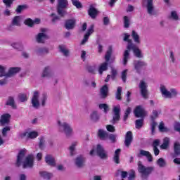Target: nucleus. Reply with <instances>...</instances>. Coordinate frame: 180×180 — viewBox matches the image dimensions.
I'll use <instances>...</instances> for the list:
<instances>
[{"mask_svg":"<svg viewBox=\"0 0 180 180\" xmlns=\"http://www.w3.org/2000/svg\"><path fill=\"white\" fill-rule=\"evenodd\" d=\"M121 78H122L123 82H126V79H127V69H126L122 72Z\"/></svg>","mask_w":180,"mask_h":180,"instance_id":"nucleus-58","label":"nucleus"},{"mask_svg":"<svg viewBox=\"0 0 180 180\" xmlns=\"http://www.w3.org/2000/svg\"><path fill=\"white\" fill-rule=\"evenodd\" d=\"M90 120L91 122H94V123H96L98 120H99V113L97 110H93L89 115Z\"/></svg>","mask_w":180,"mask_h":180,"instance_id":"nucleus-28","label":"nucleus"},{"mask_svg":"<svg viewBox=\"0 0 180 180\" xmlns=\"http://www.w3.org/2000/svg\"><path fill=\"white\" fill-rule=\"evenodd\" d=\"M132 50L134 56H136L138 58H143V55L141 53V51L136 44H131L129 46H127V49L123 53V58L122 62L124 65H127V62L130 60V51Z\"/></svg>","mask_w":180,"mask_h":180,"instance_id":"nucleus-2","label":"nucleus"},{"mask_svg":"<svg viewBox=\"0 0 180 180\" xmlns=\"http://www.w3.org/2000/svg\"><path fill=\"white\" fill-rule=\"evenodd\" d=\"M98 136L101 140H108L109 133L103 129H98Z\"/></svg>","mask_w":180,"mask_h":180,"instance_id":"nucleus-27","label":"nucleus"},{"mask_svg":"<svg viewBox=\"0 0 180 180\" xmlns=\"http://www.w3.org/2000/svg\"><path fill=\"white\" fill-rule=\"evenodd\" d=\"M133 142V133L131 131H129L125 134V139H124V146L127 147H130V145Z\"/></svg>","mask_w":180,"mask_h":180,"instance_id":"nucleus-20","label":"nucleus"},{"mask_svg":"<svg viewBox=\"0 0 180 180\" xmlns=\"http://www.w3.org/2000/svg\"><path fill=\"white\" fill-rule=\"evenodd\" d=\"M40 98V92L38 91H35L33 93L32 97L31 98V103L32 108L34 109H39L40 108V101L39 100Z\"/></svg>","mask_w":180,"mask_h":180,"instance_id":"nucleus-9","label":"nucleus"},{"mask_svg":"<svg viewBox=\"0 0 180 180\" xmlns=\"http://www.w3.org/2000/svg\"><path fill=\"white\" fill-rule=\"evenodd\" d=\"M98 11L94 6L91 5L88 10V15L91 18V19H96L98 16Z\"/></svg>","mask_w":180,"mask_h":180,"instance_id":"nucleus-23","label":"nucleus"},{"mask_svg":"<svg viewBox=\"0 0 180 180\" xmlns=\"http://www.w3.org/2000/svg\"><path fill=\"white\" fill-rule=\"evenodd\" d=\"M133 65L134 67V70L138 74H140V70H141L143 67H147V63L143 60H134Z\"/></svg>","mask_w":180,"mask_h":180,"instance_id":"nucleus-17","label":"nucleus"},{"mask_svg":"<svg viewBox=\"0 0 180 180\" xmlns=\"http://www.w3.org/2000/svg\"><path fill=\"white\" fill-rule=\"evenodd\" d=\"M122 89L121 86L117 87L115 93V99H117V101H122Z\"/></svg>","mask_w":180,"mask_h":180,"instance_id":"nucleus-43","label":"nucleus"},{"mask_svg":"<svg viewBox=\"0 0 180 180\" xmlns=\"http://www.w3.org/2000/svg\"><path fill=\"white\" fill-rule=\"evenodd\" d=\"M59 51L60 53H63L65 57H68L70 56V51L67 49L63 45L59 46Z\"/></svg>","mask_w":180,"mask_h":180,"instance_id":"nucleus-36","label":"nucleus"},{"mask_svg":"<svg viewBox=\"0 0 180 180\" xmlns=\"http://www.w3.org/2000/svg\"><path fill=\"white\" fill-rule=\"evenodd\" d=\"M7 106H11L13 109H17L16 104L15 103V98L13 97H8L7 101L6 102Z\"/></svg>","mask_w":180,"mask_h":180,"instance_id":"nucleus-33","label":"nucleus"},{"mask_svg":"<svg viewBox=\"0 0 180 180\" xmlns=\"http://www.w3.org/2000/svg\"><path fill=\"white\" fill-rule=\"evenodd\" d=\"M110 57H112V46L109 47V49L107 51L106 54L105 56V63H109Z\"/></svg>","mask_w":180,"mask_h":180,"instance_id":"nucleus-45","label":"nucleus"},{"mask_svg":"<svg viewBox=\"0 0 180 180\" xmlns=\"http://www.w3.org/2000/svg\"><path fill=\"white\" fill-rule=\"evenodd\" d=\"M18 99L21 102H26V101H27V95H26L25 94H20L18 96Z\"/></svg>","mask_w":180,"mask_h":180,"instance_id":"nucleus-59","label":"nucleus"},{"mask_svg":"<svg viewBox=\"0 0 180 180\" xmlns=\"http://www.w3.org/2000/svg\"><path fill=\"white\" fill-rule=\"evenodd\" d=\"M123 41H127L128 43L127 46H131V44H134L133 43V41L130 39V34L127 33L124 34Z\"/></svg>","mask_w":180,"mask_h":180,"instance_id":"nucleus-42","label":"nucleus"},{"mask_svg":"<svg viewBox=\"0 0 180 180\" xmlns=\"http://www.w3.org/2000/svg\"><path fill=\"white\" fill-rule=\"evenodd\" d=\"M46 143V139L44 137L41 136L39 138V147L40 150H44V144Z\"/></svg>","mask_w":180,"mask_h":180,"instance_id":"nucleus-52","label":"nucleus"},{"mask_svg":"<svg viewBox=\"0 0 180 180\" xmlns=\"http://www.w3.org/2000/svg\"><path fill=\"white\" fill-rule=\"evenodd\" d=\"M170 94L172 95L171 98H176L178 96V91L175 89H171Z\"/></svg>","mask_w":180,"mask_h":180,"instance_id":"nucleus-64","label":"nucleus"},{"mask_svg":"<svg viewBox=\"0 0 180 180\" xmlns=\"http://www.w3.org/2000/svg\"><path fill=\"white\" fill-rule=\"evenodd\" d=\"M160 92L165 98H171V91H168L165 86H160Z\"/></svg>","mask_w":180,"mask_h":180,"instance_id":"nucleus-29","label":"nucleus"},{"mask_svg":"<svg viewBox=\"0 0 180 180\" xmlns=\"http://www.w3.org/2000/svg\"><path fill=\"white\" fill-rule=\"evenodd\" d=\"M134 115L135 117H146L147 115V112L144 110V108L141 105H137L134 110Z\"/></svg>","mask_w":180,"mask_h":180,"instance_id":"nucleus-11","label":"nucleus"},{"mask_svg":"<svg viewBox=\"0 0 180 180\" xmlns=\"http://www.w3.org/2000/svg\"><path fill=\"white\" fill-rule=\"evenodd\" d=\"M174 151L175 157H180V142H175L174 144Z\"/></svg>","mask_w":180,"mask_h":180,"instance_id":"nucleus-35","label":"nucleus"},{"mask_svg":"<svg viewBox=\"0 0 180 180\" xmlns=\"http://www.w3.org/2000/svg\"><path fill=\"white\" fill-rule=\"evenodd\" d=\"M157 165L160 167V168H164L165 165H167V162L164 160V158H160L157 160Z\"/></svg>","mask_w":180,"mask_h":180,"instance_id":"nucleus-47","label":"nucleus"},{"mask_svg":"<svg viewBox=\"0 0 180 180\" xmlns=\"http://www.w3.org/2000/svg\"><path fill=\"white\" fill-rule=\"evenodd\" d=\"M157 117H158V111L153 110L150 117L151 121H155Z\"/></svg>","mask_w":180,"mask_h":180,"instance_id":"nucleus-63","label":"nucleus"},{"mask_svg":"<svg viewBox=\"0 0 180 180\" xmlns=\"http://www.w3.org/2000/svg\"><path fill=\"white\" fill-rule=\"evenodd\" d=\"M108 65H109V63L108 62H104L99 65L98 74H100V75H102V74H103V71H108Z\"/></svg>","mask_w":180,"mask_h":180,"instance_id":"nucleus-31","label":"nucleus"},{"mask_svg":"<svg viewBox=\"0 0 180 180\" xmlns=\"http://www.w3.org/2000/svg\"><path fill=\"white\" fill-rule=\"evenodd\" d=\"M94 25H91L88 30L87 32L84 34V39H82L81 44L84 45L85 44V43H86V41H88V39H89V36H91L92 34V33H94Z\"/></svg>","mask_w":180,"mask_h":180,"instance_id":"nucleus-22","label":"nucleus"},{"mask_svg":"<svg viewBox=\"0 0 180 180\" xmlns=\"http://www.w3.org/2000/svg\"><path fill=\"white\" fill-rule=\"evenodd\" d=\"M13 1L15 0H3V2L6 5V8H11L12 4H13Z\"/></svg>","mask_w":180,"mask_h":180,"instance_id":"nucleus-60","label":"nucleus"},{"mask_svg":"<svg viewBox=\"0 0 180 180\" xmlns=\"http://www.w3.org/2000/svg\"><path fill=\"white\" fill-rule=\"evenodd\" d=\"M98 108L99 109H103L105 113H108V112H109V106L108 105V104H99Z\"/></svg>","mask_w":180,"mask_h":180,"instance_id":"nucleus-54","label":"nucleus"},{"mask_svg":"<svg viewBox=\"0 0 180 180\" xmlns=\"http://www.w3.org/2000/svg\"><path fill=\"white\" fill-rule=\"evenodd\" d=\"M137 157H139V158H141V157H146L149 162H153V156L151 155V153H150L149 151H146L143 149L139 151Z\"/></svg>","mask_w":180,"mask_h":180,"instance_id":"nucleus-21","label":"nucleus"},{"mask_svg":"<svg viewBox=\"0 0 180 180\" xmlns=\"http://www.w3.org/2000/svg\"><path fill=\"white\" fill-rule=\"evenodd\" d=\"M146 8L148 14L150 15V16L155 15V7L154 6V0H146Z\"/></svg>","mask_w":180,"mask_h":180,"instance_id":"nucleus-12","label":"nucleus"},{"mask_svg":"<svg viewBox=\"0 0 180 180\" xmlns=\"http://www.w3.org/2000/svg\"><path fill=\"white\" fill-rule=\"evenodd\" d=\"M131 35L134 43H136V44H140V43H141V39H140V35H139V33H137V32H136L135 30H133L131 32Z\"/></svg>","mask_w":180,"mask_h":180,"instance_id":"nucleus-30","label":"nucleus"},{"mask_svg":"<svg viewBox=\"0 0 180 180\" xmlns=\"http://www.w3.org/2000/svg\"><path fill=\"white\" fill-rule=\"evenodd\" d=\"M139 88L140 89L141 96L143 97L144 99H148V90L147 88H148V85L147 84V82H146V80L142 79L140 81Z\"/></svg>","mask_w":180,"mask_h":180,"instance_id":"nucleus-7","label":"nucleus"},{"mask_svg":"<svg viewBox=\"0 0 180 180\" xmlns=\"http://www.w3.org/2000/svg\"><path fill=\"white\" fill-rule=\"evenodd\" d=\"M11 115L9 113L3 114L0 117V126H6L11 123Z\"/></svg>","mask_w":180,"mask_h":180,"instance_id":"nucleus-19","label":"nucleus"},{"mask_svg":"<svg viewBox=\"0 0 180 180\" xmlns=\"http://www.w3.org/2000/svg\"><path fill=\"white\" fill-rule=\"evenodd\" d=\"M52 23H56V22H58V20H61V18H64V16H61L60 15H57L56 13H51L50 15Z\"/></svg>","mask_w":180,"mask_h":180,"instance_id":"nucleus-39","label":"nucleus"},{"mask_svg":"<svg viewBox=\"0 0 180 180\" xmlns=\"http://www.w3.org/2000/svg\"><path fill=\"white\" fill-rule=\"evenodd\" d=\"M75 147H77V142L73 143L69 148L71 157L75 155Z\"/></svg>","mask_w":180,"mask_h":180,"instance_id":"nucleus-49","label":"nucleus"},{"mask_svg":"<svg viewBox=\"0 0 180 180\" xmlns=\"http://www.w3.org/2000/svg\"><path fill=\"white\" fill-rule=\"evenodd\" d=\"M20 72V68L19 67H11L10 68L7 72L6 73V78H12V77H15L16 74Z\"/></svg>","mask_w":180,"mask_h":180,"instance_id":"nucleus-14","label":"nucleus"},{"mask_svg":"<svg viewBox=\"0 0 180 180\" xmlns=\"http://www.w3.org/2000/svg\"><path fill=\"white\" fill-rule=\"evenodd\" d=\"M85 161H86L85 157L79 155L75 160V165L77 168H84L85 167Z\"/></svg>","mask_w":180,"mask_h":180,"instance_id":"nucleus-18","label":"nucleus"},{"mask_svg":"<svg viewBox=\"0 0 180 180\" xmlns=\"http://www.w3.org/2000/svg\"><path fill=\"white\" fill-rule=\"evenodd\" d=\"M138 171L141 174L142 179H147L150 174L154 171V167L144 166L141 161L138 162Z\"/></svg>","mask_w":180,"mask_h":180,"instance_id":"nucleus-3","label":"nucleus"},{"mask_svg":"<svg viewBox=\"0 0 180 180\" xmlns=\"http://www.w3.org/2000/svg\"><path fill=\"white\" fill-rule=\"evenodd\" d=\"M169 146V138L166 137L163 139V143L160 146L161 150H167Z\"/></svg>","mask_w":180,"mask_h":180,"instance_id":"nucleus-37","label":"nucleus"},{"mask_svg":"<svg viewBox=\"0 0 180 180\" xmlns=\"http://www.w3.org/2000/svg\"><path fill=\"white\" fill-rule=\"evenodd\" d=\"M72 4L74 6L77 8V9L82 8V4L79 0H71Z\"/></svg>","mask_w":180,"mask_h":180,"instance_id":"nucleus-48","label":"nucleus"},{"mask_svg":"<svg viewBox=\"0 0 180 180\" xmlns=\"http://www.w3.org/2000/svg\"><path fill=\"white\" fill-rule=\"evenodd\" d=\"M8 131H11V127H5L2 129L1 134L3 137H6Z\"/></svg>","mask_w":180,"mask_h":180,"instance_id":"nucleus-55","label":"nucleus"},{"mask_svg":"<svg viewBox=\"0 0 180 180\" xmlns=\"http://www.w3.org/2000/svg\"><path fill=\"white\" fill-rule=\"evenodd\" d=\"M68 8V0H58L56 11L58 15L65 16L67 15V9Z\"/></svg>","mask_w":180,"mask_h":180,"instance_id":"nucleus-5","label":"nucleus"},{"mask_svg":"<svg viewBox=\"0 0 180 180\" xmlns=\"http://www.w3.org/2000/svg\"><path fill=\"white\" fill-rule=\"evenodd\" d=\"M20 20H22V16H15L11 21V25L7 27V30L12 32V30L14 29V26H20Z\"/></svg>","mask_w":180,"mask_h":180,"instance_id":"nucleus-13","label":"nucleus"},{"mask_svg":"<svg viewBox=\"0 0 180 180\" xmlns=\"http://www.w3.org/2000/svg\"><path fill=\"white\" fill-rule=\"evenodd\" d=\"M53 76V69L50 66L45 67L41 75V78H51Z\"/></svg>","mask_w":180,"mask_h":180,"instance_id":"nucleus-15","label":"nucleus"},{"mask_svg":"<svg viewBox=\"0 0 180 180\" xmlns=\"http://www.w3.org/2000/svg\"><path fill=\"white\" fill-rule=\"evenodd\" d=\"M120 105L114 106L112 109V119L110 121L111 124H116L120 120Z\"/></svg>","mask_w":180,"mask_h":180,"instance_id":"nucleus-6","label":"nucleus"},{"mask_svg":"<svg viewBox=\"0 0 180 180\" xmlns=\"http://www.w3.org/2000/svg\"><path fill=\"white\" fill-rule=\"evenodd\" d=\"M120 149H117L115 152L112 160L115 164H120Z\"/></svg>","mask_w":180,"mask_h":180,"instance_id":"nucleus-34","label":"nucleus"},{"mask_svg":"<svg viewBox=\"0 0 180 180\" xmlns=\"http://www.w3.org/2000/svg\"><path fill=\"white\" fill-rule=\"evenodd\" d=\"M108 92H109V89L108 88V85H104L100 89V96L102 99H105L108 97Z\"/></svg>","mask_w":180,"mask_h":180,"instance_id":"nucleus-26","label":"nucleus"},{"mask_svg":"<svg viewBox=\"0 0 180 180\" xmlns=\"http://www.w3.org/2000/svg\"><path fill=\"white\" fill-rule=\"evenodd\" d=\"M25 25H26V26H29L30 27H33V20H32L31 18H27L25 21H24Z\"/></svg>","mask_w":180,"mask_h":180,"instance_id":"nucleus-57","label":"nucleus"},{"mask_svg":"<svg viewBox=\"0 0 180 180\" xmlns=\"http://www.w3.org/2000/svg\"><path fill=\"white\" fill-rule=\"evenodd\" d=\"M11 46L15 50H18V51L23 50V45L20 42L13 43Z\"/></svg>","mask_w":180,"mask_h":180,"instance_id":"nucleus-40","label":"nucleus"},{"mask_svg":"<svg viewBox=\"0 0 180 180\" xmlns=\"http://www.w3.org/2000/svg\"><path fill=\"white\" fill-rule=\"evenodd\" d=\"M47 94L44 93L42 94L41 98V106L44 107L46 106V102H47Z\"/></svg>","mask_w":180,"mask_h":180,"instance_id":"nucleus-50","label":"nucleus"},{"mask_svg":"<svg viewBox=\"0 0 180 180\" xmlns=\"http://www.w3.org/2000/svg\"><path fill=\"white\" fill-rule=\"evenodd\" d=\"M39 136V134L36 131H33L31 132H24L20 134V137L23 139V137H28V139H36Z\"/></svg>","mask_w":180,"mask_h":180,"instance_id":"nucleus-25","label":"nucleus"},{"mask_svg":"<svg viewBox=\"0 0 180 180\" xmlns=\"http://www.w3.org/2000/svg\"><path fill=\"white\" fill-rule=\"evenodd\" d=\"M135 124H136V129H140L143 127V124H144V120L141 119V120H137L135 121Z\"/></svg>","mask_w":180,"mask_h":180,"instance_id":"nucleus-46","label":"nucleus"},{"mask_svg":"<svg viewBox=\"0 0 180 180\" xmlns=\"http://www.w3.org/2000/svg\"><path fill=\"white\" fill-rule=\"evenodd\" d=\"M124 27L125 29L130 27V19L127 16H124Z\"/></svg>","mask_w":180,"mask_h":180,"instance_id":"nucleus-51","label":"nucleus"},{"mask_svg":"<svg viewBox=\"0 0 180 180\" xmlns=\"http://www.w3.org/2000/svg\"><path fill=\"white\" fill-rule=\"evenodd\" d=\"M58 126L59 130L62 131V133H65L66 137H71V136L74 134V131L70 124L65 122L58 121Z\"/></svg>","mask_w":180,"mask_h":180,"instance_id":"nucleus-4","label":"nucleus"},{"mask_svg":"<svg viewBox=\"0 0 180 180\" xmlns=\"http://www.w3.org/2000/svg\"><path fill=\"white\" fill-rule=\"evenodd\" d=\"M158 129L160 130V131H161L162 133H167V131H169V129H168V128L165 127V124H164V122H160L159 126H158Z\"/></svg>","mask_w":180,"mask_h":180,"instance_id":"nucleus-41","label":"nucleus"},{"mask_svg":"<svg viewBox=\"0 0 180 180\" xmlns=\"http://www.w3.org/2000/svg\"><path fill=\"white\" fill-rule=\"evenodd\" d=\"M96 153L98 157H99L101 160H108V151L105 150V148H103L102 145L101 144L97 145Z\"/></svg>","mask_w":180,"mask_h":180,"instance_id":"nucleus-10","label":"nucleus"},{"mask_svg":"<svg viewBox=\"0 0 180 180\" xmlns=\"http://www.w3.org/2000/svg\"><path fill=\"white\" fill-rule=\"evenodd\" d=\"M77 25V20L75 18L68 19L65 22V27L67 30H72L75 29Z\"/></svg>","mask_w":180,"mask_h":180,"instance_id":"nucleus-16","label":"nucleus"},{"mask_svg":"<svg viewBox=\"0 0 180 180\" xmlns=\"http://www.w3.org/2000/svg\"><path fill=\"white\" fill-rule=\"evenodd\" d=\"M45 162L50 167H56V159L51 155H46L45 157Z\"/></svg>","mask_w":180,"mask_h":180,"instance_id":"nucleus-24","label":"nucleus"},{"mask_svg":"<svg viewBox=\"0 0 180 180\" xmlns=\"http://www.w3.org/2000/svg\"><path fill=\"white\" fill-rule=\"evenodd\" d=\"M40 33H39L36 37V40L37 43H40L41 44H44L46 43V40L49 39V35L46 33L47 32V29L41 28Z\"/></svg>","mask_w":180,"mask_h":180,"instance_id":"nucleus-8","label":"nucleus"},{"mask_svg":"<svg viewBox=\"0 0 180 180\" xmlns=\"http://www.w3.org/2000/svg\"><path fill=\"white\" fill-rule=\"evenodd\" d=\"M171 18L173 20H179V16H178V13L175 11L171 12Z\"/></svg>","mask_w":180,"mask_h":180,"instance_id":"nucleus-56","label":"nucleus"},{"mask_svg":"<svg viewBox=\"0 0 180 180\" xmlns=\"http://www.w3.org/2000/svg\"><path fill=\"white\" fill-rule=\"evenodd\" d=\"M117 137V135H116V134H108V139H109V140L111 141V143L112 144H115V143H116V141H117V140H116Z\"/></svg>","mask_w":180,"mask_h":180,"instance_id":"nucleus-53","label":"nucleus"},{"mask_svg":"<svg viewBox=\"0 0 180 180\" xmlns=\"http://www.w3.org/2000/svg\"><path fill=\"white\" fill-rule=\"evenodd\" d=\"M37 56H44V54H49V49L47 48H38L35 50Z\"/></svg>","mask_w":180,"mask_h":180,"instance_id":"nucleus-32","label":"nucleus"},{"mask_svg":"<svg viewBox=\"0 0 180 180\" xmlns=\"http://www.w3.org/2000/svg\"><path fill=\"white\" fill-rule=\"evenodd\" d=\"M39 175L41 178H44V179H51L53 176V174L47 172H39Z\"/></svg>","mask_w":180,"mask_h":180,"instance_id":"nucleus-38","label":"nucleus"},{"mask_svg":"<svg viewBox=\"0 0 180 180\" xmlns=\"http://www.w3.org/2000/svg\"><path fill=\"white\" fill-rule=\"evenodd\" d=\"M106 129L108 131H110V133H115L116 131V128H115V126L112 124L107 125Z\"/></svg>","mask_w":180,"mask_h":180,"instance_id":"nucleus-61","label":"nucleus"},{"mask_svg":"<svg viewBox=\"0 0 180 180\" xmlns=\"http://www.w3.org/2000/svg\"><path fill=\"white\" fill-rule=\"evenodd\" d=\"M150 124V129H151V133L152 134H154L155 133V127H157V122L155 121H151Z\"/></svg>","mask_w":180,"mask_h":180,"instance_id":"nucleus-62","label":"nucleus"},{"mask_svg":"<svg viewBox=\"0 0 180 180\" xmlns=\"http://www.w3.org/2000/svg\"><path fill=\"white\" fill-rule=\"evenodd\" d=\"M6 66H2L0 65V78H2V77L6 78Z\"/></svg>","mask_w":180,"mask_h":180,"instance_id":"nucleus-44","label":"nucleus"},{"mask_svg":"<svg viewBox=\"0 0 180 180\" xmlns=\"http://www.w3.org/2000/svg\"><path fill=\"white\" fill-rule=\"evenodd\" d=\"M27 151L25 148L19 151L15 162L16 167H20L22 164L24 169H26V168H33V165H34V155L30 154L26 156Z\"/></svg>","mask_w":180,"mask_h":180,"instance_id":"nucleus-1","label":"nucleus"}]
</instances>
